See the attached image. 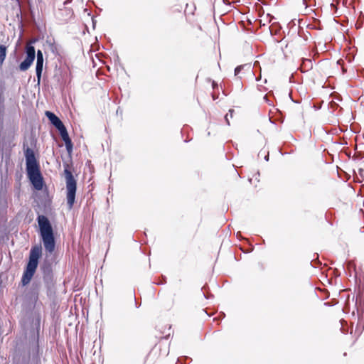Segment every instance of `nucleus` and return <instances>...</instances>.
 <instances>
[{"mask_svg": "<svg viewBox=\"0 0 364 364\" xmlns=\"http://www.w3.org/2000/svg\"><path fill=\"white\" fill-rule=\"evenodd\" d=\"M38 235L43 245L46 255L40 265V271L47 296L51 299L55 296V279L53 274V263L56 264L55 252L57 242V232L54 230L49 218L38 214L36 218Z\"/></svg>", "mask_w": 364, "mask_h": 364, "instance_id": "f257e3e1", "label": "nucleus"}, {"mask_svg": "<svg viewBox=\"0 0 364 364\" xmlns=\"http://www.w3.org/2000/svg\"><path fill=\"white\" fill-rule=\"evenodd\" d=\"M23 151L26 160L27 178L35 190L41 191L46 183L41 171L38 156L34 150L28 146L26 141L23 143Z\"/></svg>", "mask_w": 364, "mask_h": 364, "instance_id": "f03ea898", "label": "nucleus"}, {"mask_svg": "<svg viewBox=\"0 0 364 364\" xmlns=\"http://www.w3.org/2000/svg\"><path fill=\"white\" fill-rule=\"evenodd\" d=\"M42 255L43 248L41 244L35 245L31 247L28 259L23 268L18 287H27L31 283L36 273Z\"/></svg>", "mask_w": 364, "mask_h": 364, "instance_id": "7ed1b4c3", "label": "nucleus"}, {"mask_svg": "<svg viewBox=\"0 0 364 364\" xmlns=\"http://www.w3.org/2000/svg\"><path fill=\"white\" fill-rule=\"evenodd\" d=\"M64 176L66 183V200L67 205L70 210L75 203L77 192V180L75 178L72 171L70 170L69 164L63 161Z\"/></svg>", "mask_w": 364, "mask_h": 364, "instance_id": "20e7f679", "label": "nucleus"}, {"mask_svg": "<svg viewBox=\"0 0 364 364\" xmlns=\"http://www.w3.org/2000/svg\"><path fill=\"white\" fill-rule=\"evenodd\" d=\"M358 321L355 329V333L360 336L364 330V299L363 296L357 295L355 301Z\"/></svg>", "mask_w": 364, "mask_h": 364, "instance_id": "39448f33", "label": "nucleus"}, {"mask_svg": "<svg viewBox=\"0 0 364 364\" xmlns=\"http://www.w3.org/2000/svg\"><path fill=\"white\" fill-rule=\"evenodd\" d=\"M25 58L18 65V68H29L36 58V49L32 43H28L25 48Z\"/></svg>", "mask_w": 364, "mask_h": 364, "instance_id": "423d86ee", "label": "nucleus"}, {"mask_svg": "<svg viewBox=\"0 0 364 364\" xmlns=\"http://www.w3.org/2000/svg\"><path fill=\"white\" fill-rule=\"evenodd\" d=\"M30 343L32 346L31 364H42L40 356L38 336H37V338H34L33 341Z\"/></svg>", "mask_w": 364, "mask_h": 364, "instance_id": "0eeeda50", "label": "nucleus"}, {"mask_svg": "<svg viewBox=\"0 0 364 364\" xmlns=\"http://www.w3.org/2000/svg\"><path fill=\"white\" fill-rule=\"evenodd\" d=\"M39 294L40 292L29 288L25 294V300L34 308L39 299Z\"/></svg>", "mask_w": 364, "mask_h": 364, "instance_id": "6e6552de", "label": "nucleus"}, {"mask_svg": "<svg viewBox=\"0 0 364 364\" xmlns=\"http://www.w3.org/2000/svg\"><path fill=\"white\" fill-rule=\"evenodd\" d=\"M45 115L48 118V119L49 120L50 123L56 129H58V128H60V127L64 125V124L60 120V119L54 112L48 110V111H46Z\"/></svg>", "mask_w": 364, "mask_h": 364, "instance_id": "1a4fd4ad", "label": "nucleus"}, {"mask_svg": "<svg viewBox=\"0 0 364 364\" xmlns=\"http://www.w3.org/2000/svg\"><path fill=\"white\" fill-rule=\"evenodd\" d=\"M55 73L54 74V78L56 79L60 85L65 84L66 81L64 80V77L68 75V71H70V70H55Z\"/></svg>", "mask_w": 364, "mask_h": 364, "instance_id": "9d476101", "label": "nucleus"}, {"mask_svg": "<svg viewBox=\"0 0 364 364\" xmlns=\"http://www.w3.org/2000/svg\"><path fill=\"white\" fill-rule=\"evenodd\" d=\"M57 130L58 131V132L60 135V137H61L62 140L64 141V143L72 141L69 136L67 128L65 127V125H63L62 127L58 128Z\"/></svg>", "mask_w": 364, "mask_h": 364, "instance_id": "9b49d317", "label": "nucleus"}, {"mask_svg": "<svg viewBox=\"0 0 364 364\" xmlns=\"http://www.w3.org/2000/svg\"><path fill=\"white\" fill-rule=\"evenodd\" d=\"M36 65L35 68H43V54L41 50H38L36 53Z\"/></svg>", "mask_w": 364, "mask_h": 364, "instance_id": "f8f14e48", "label": "nucleus"}, {"mask_svg": "<svg viewBox=\"0 0 364 364\" xmlns=\"http://www.w3.org/2000/svg\"><path fill=\"white\" fill-rule=\"evenodd\" d=\"M6 50L7 48L6 46L1 44L0 45V66L2 65L6 55Z\"/></svg>", "mask_w": 364, "mask_h": 364, "instance_id": "ddd939ff", "label": "nucleus"}, {"mask_svg": "<svg viewBox=\"0 0 364 364\" xmlns=\"http://www.w3.org/2000/svg\"><path fill=\"white\" fill-rule=\"evenodd\" d=\"M41 286H42V284H41V282L40 280L34 279L32 282V283H31V284L29 288L40 292L41 289Z\"/></svg>", "mask_w": 364, "mask_h": 364, "instance_id": "4468645a", "label": "nucleus"}, {"mask_svg": "<svg viewBox=\"0 0 364 364\" xmlns=\"http://www.w3.org/2000/svg\"><path fill=\"white\" fill-rule=\"evenodd\" d=\"M65 146L66 151H67V152L68 154V156L71 159H72V154H73V143L72 141H68V142L65 143Z\"/></svg>", "mask_w": 364, "mask_h": 364, "instance_id": "2eb2a0df", "label": "nucleus"}, {"mask_svg": "<svg viewBox=\"0 0 364 364\" xmlns=\"http://www.w3.org/2000/svg\"><path fill=\"white\" fill-rule=\"evenodd\" d=\"M50 50L52 51V53L57 58L58 60H60V58H61V56L58 52V45H56L55 43H52L50 45Z\"/></svg>", "mask_w": 364, "mask_h": 364, "instance_id": "dca6fc26", "label": "nucleus"}, {"mask_svg": "<svg viewBox=\"0 0 364 364\" xmlns=\"http://www.w3.org/2000/svg\"><path fill=\"white\" fill-rule=\"evenodd\" d=\"M153 283L156 285L165 284L166 283V277L164 275H161V277L158 278L156 281L153 282Z\"/></svg>", "mask_w": 364, "mask_h": 364, "instance_id": "f3484780", "label": "nucleus"}, {"mask_svg": "<svg viewBox=\"0 0 364 364\" xmlns=\"http://www.w3.org/2000/svg\"><path fill=\"white\" fill-rule=\"evenodd\" d=\"M207 80L208 82H211V85H212V88H213V91H219V85L216 81H215L210 78H208Z\"/></svg>", "mask_w": 364, "mask_h": 364, "instance_id": "a211bd4d", "label": "nucleus"}, {"mask_svg": "<svg viewBox=\"0 0 364 364\" xmlns=\"http://www.w3.org/2000/svg\"><path fill=\"white\" fill-rule=\"evenodd\" d=\"M43 71V70H36V77L38 80V84H40Z\"/></svg>", "mask_w": 364, "mask_h": 364, "instance_id": "6ab92c4d", "label": "nucleus"}, {"mask_svg": "<svg viewBox=\"0 0 364 364\" xmlns=\"http://www.w3.org/2000/svg\"><path fill=\"white\" fill-rule=\"evenodd\" d=\"M261 69L256 70L257 72H258V75H257L256 72H254V70H252L253 75L255 77V80L257 81H259L261 79Z\"/></svg>", "mask_w": 364, "mask_h": 364, "instance_id": "aec40b11", "label": "nucleus"}, {"mask_svg": "<svg viewBox=\"0 0 364 364\" xmlns=\"http://www.w3.org/2000/svg\"><path fill=\"white\" fill-rule=\"evenodd\" d=\"M5 97L4 94V88H1L0 91V105H4Z\"/></svg>", "mask_w": 364, "mask_h": 364, "instance_id": "412c9836", "label": "nucleus"}, {"mask_svg": "<svg viewBox=\"0 0 364 364\" xmlns=\"http://www.w3.org/2000/svg\"><path fill=\"white\" fill-rule=\"evenodd\" d=\"M104 70L97 69L95 71V74L97 78L100 79V76L103 74Z\"/></svg>", "mask_w": 364, "mask_h": 364, "instance_id": "4be33fe9", "label": "nucleus"}, {"mask_svg": "<svg viewBox=\"0 0 364 364\" xmlns=\"http://www.w3.org/2000/svg\"><path fill=\"white\" fill-rule=\"evenodd\" d=\"M219 96V91H213L212 93V98L213 100H216Z\"/></svg>", "mask_w": 364, "mask_h": 364, "instance_id": "5701e85b", "label": "nucleus"}, {"mask_svg": "<svg viewBox=\"0 0 364 364\" xmlns=\"http://www.w3.org/2000/svg\"><path fill=\"white\" fill-rule=\"evenodd\" d=\"M133 296H134V305H135V307L136 309L139 308L141 306V303L138 302L136 299V297H135V294L134 292L133 293Z\"/></svg>", "mask_w": 364, "mask_h": 364, "instance_id": "b1692460", "label": "nucleus"}, {"mask_svg": "<svg viewBox=\"0 0 364 364\" xmlns=\"http://www.w3.org/2000/svg\"><path fill=\"white\" fill-rule=\"evenodd\" d=\"M234 113H235V110L233 109H230L228 112L226 114V115H228L230 118H232Z\"/></svg>", "mask_w": 364, "mask_h": 364, "instance_id": "393cba45", "label": "nucleus"}, {"mask_svg": "<svg viewBox=\"0 0 364 364\" xmlns=\"http://www.w3.org/2000/svg\"><path fill=\"white\" fill-rule=\"evenodd\" d=\"M318 264H319V262H314V260H312V261L311 262V265L313 267H314V268L318 267Z\"/></svg>", "mask_w": 364, "mask_h": 364, "instance_id": "a878e982", "label": "nucleus"}, {"mask_svg": "<svg viewBox=\"0 0 364 364\" xmlns=\"http://www.w3.org/2000/svg\"><path fill=\"white\" fill-rule=\"evenodd\" d=\"M203 296L206 299H209L212 297H213V295L212 294H206V293H203Z\"/></svg>", "mask_w": 364, "mask_h": 364, "instance_id": "bb28decb", "label": "nucleus"}, {"mask_svg": "<svg viewBox=\"0 0 364 364\" xmlns=\"http://www.w3.org/2000/svg\"><path fill=\"white\" fill-rule=\"evenodd\" d=\"M116 114H120L122 115V110L120 109V107H118L117 111H116Z\"/></svg>", "mask_w": 364, "mask_h": 364, "instance_id": "cd10ccee", "label": "nucleus"}, {"mask_svg": "<svg viewBox=\"0 0 364 364\" xmlns=\"http://www.w3.org/2000/svg\"><path fill=\"white\" fill-rule=\"evenodd\" d=\"M314 108L316 110H318V109H320L321 108V105H314Z\"/></svg>", "mask_w": 364, "mask_h": 364, "instance_id": "c85d7f7f", "label": "nucleus"}, {"mask_svg": "<svg viewBox=\"0 0 364 364\" xmlns=\"http://www.w3.org/2000/svg\"><path fill=\"white\" fill-rule=\"evenodd\" d=\"M228 117H228V115H225V122H226L227 124H228V125H230V120H229V118H228Z\"/></svg>", "mask_w": 364, "mask_h": 364, "instance_id": "c756f323", "label": "nucleus"}, {"mask_svg": "<svg viewBox=\"0 0 364 364\" xmlns=\"http://www.w3.org/2000/svg\"><path fill=\"white\" fill-rule=\"evenodd\" d=\"M289 97H290V99L291 100V101H292L293 102H294V103H297V104L300 103V101H299V100L296 101V100H293V99H292V97H291V94H290V93L289 94Z\"/></svg>", "mask_w": 364, "mask_h": 364, "instance_id": "7c9ffc66", "label": "nucleus"}, {"mask_svg": "<svg viewBox=\"0 0 364 364\" xmlns=\"http://www.w3.org/2000/svg\"><path fill=\"white\" fill-rule=\"evenodd\" d=\"M240 70H237V69L234 70V75H237V74L240 73Z\"/></svg>", "mask_w": 364, "mask_h": 364, "instance_id": "2f4dec72", "label": "nucleus"}, {"mask_svg": "<svg viewBox=\"0 0 364 364\" xmlns=\"http://www.w3.org/2000/svg\"><path fill=\"white\" fill-rule=\"evenodd\" d=\"M269 152H267V155H265V156H264V160H265L266 161H269Z\"/></svg>", "mask_w": 364, "mask_h": 364, "instance_id": "473e14b6", "label": "nucleus"}, {"mask_svg": "<svg viewBox=\"0 0 364 364\" xmlns=\"http://www.w3.org/2000/svg\"><path fill=\"white\" fill-rule=\"evenodd\" d=\"M55 69H58V68H63V66H62V65H61V64H60L59 65H58L56 64V65H55Z\"/></svg>", "mask_w": 364, "mask_h": 364, "instance_id": "72a5a7b5", "label": "nucleus"}, {"mask_svg": "<svg viewBox=\"0 0 364 364\" xmlns=\"http://www.w3.org/2000/svg\"><path fill=\"white\" fill-rule=\"evenodd\" d=\"M264 100H266V102L269 104V105H272V103H270V102H269V101L267 99V97H266V96H264Z\"/></svg>", "mask_w": 364, "mask_h": 364, "instance_id": "f704fd0d", "label": "nucleus"}, {"mask_svg": "<svg viewBox=\"0 0 364 364\" xmlns=\"http://www.w3.org/2000/svg\"><path fill=\"white\" fill-rule=\"evenodd\" d=\"M257 65H259V62L258 61H255V63H254L253 67L255 68V67H256Z\"/></svg>", "mask_w": 364, "mask_h": 364, "instance_id": "c9c22d12", "label": "nucleus"}, {"mask_svg": "<svg viewBox=\"0 0 364 364\" xmlns=\"http://www.w3.org/2000/svg\"><path fill=\"white\" fill-rule=\"evenodd\" d=\"M244 66L245 65H237V67H235V68H237V69H240V68H244Z\"/></svg>", "mask_w": 364, "mask_h": 364, "instance_id": "e433bc0d", "label": "nucleus"}, {"mask_svg": "<svg viewBox=\"0 0 364 364\" xmlns=\"http://www.w3.org/2000/svg\"><path fill=\"white\" fill-rule=\"evenodd\" d=\"M70 1H71V0H66V1H65V2H64V5H66V4H68V3H70Z\"/></svg>", "mask_w": 364, "mask_h": 364, "instance_id": "4c0bfd02", "label": "nucleus"}, {"mask_svg": "<svg viewBox=\"0 0 364 364\" xmlns=\"http://www.w3.org/2000/svg\"><path fill=\"white\" fill-rule=\"evenodd\" d=\"M347 70H342V75H344Z\"/></svg>", "mask_w": 364, "mask_h": 364, "instance_id": "58836bf2", "label": "nucleus"}, {"mask_svg": "<svg viewBox=\"0 0 364 364\" xmlns=\"http://www.w3.org/2000/svg\"><path fill=\"white\" fill-rule=\"evenodd\" d=\"M363 171V168H360V169H359V173H361Z\"/></svg>", "mask_w": 364, "mask_h": 364, "instance_id": "ea45409f", "label": "nucleus"}, {"mask_svg": "<svg viewBox=\"0 0 364 364\" xmlns=\"http://www.w3.org/2000/svg\"><path fill=\"white\" fill-rule=\"evenodd\" d=\"M223 93L224 94V95L227 96L228 94L225 92V90H223Z\"/></svg>", "mask_w": 364, "mask_h": 364, "instance_id": "a19ab883", "label": "nucleus"}, {"mask_svg": "<svg viewBox=\"0 0 364 364\" xmlns=\"http://www.w3.org/2000/svg\"><path fill=\"white\" fill-rule=\"evenodd\" d=\"M203 311L207 314V315L208 316V317H210V314H208L206 312L205 309H203Z\"/></svg>", "mask_w": 364, "mask_h": 364, "instance_id": "79ce46f5", "label": "nucleus"}, {"mask_svg": "<svg viewBox=\"0 0 364 364\" xmlns=\"http://www.w3.org/2000/svg\"><path fill=\"white\" fill-rule=\"evenodd\" d=\"M123 73H124L125 74H127L126 73V70L125 69H123V70H121Z\"/></svg>", "mask_w": 364, "mask_h": 364, "instance_id": "37998d69", "label": "nucleus"}, {"mask_svg": "<svg viewBox=\"0 0 364 364\" xmlns=\"http://www.w3.org/2000/svg\"><path fill=\"white\" fill-rule=\"evenodd\" d=\"M332 104H333L335 107H338V105H336V103H334V102H332Z\"/></svg>", "mask_w": 364, "mask_h": 364, "instance_id": "c03bdc74", "label": "nucleus"}, {"mask_svg": "<svg viewBox=\"0 0 364 364\" xmlns=\"http://www.w3.org/2000/svg\"><path fill=\"white\" fill-rule=\"evenodd\" d=\"M93 64H94V65H93V67L95 68L97 65H96V63H95V61H94V60H93Z\"/></svg>", "mask_w": 364, "mask_h": 364, "instance_id": "a18cd8bd", "label": "nucleus"}, {"mask_svg": "<svg viewBox=\"0 0 364 364\" xmlns=\"http://www.w3.org/2000/svg\"><path fill=\"white\" fill-rule=\"evenodd\" d=\"M289 80H290V82H292V76H291V77H289Z\"/></svg>", "mask_w": 364, "mask_h": 364, "instance_id": "49530a36", "label": "nucleus"}, {"mask_svg": "<svg viewBox=\"0 0 364 364\" xmlns=\"http://www.w3.org/2000/svg\"><path fill=\"white\" fill-rule=\"evenodd\" d=\"M35 144L34 141H32L31 142V145H33V144Z\"/></svg>", "mask_w": 364, "mask_h": 364, "instance_id": "de8ad7c7", "label": "nucleus"}, {"mask_svg": "<svg viewBox=\"0 0 364 364\" xmlns=\"http://www.w3.org/2000/svg\"><path fill=\"white\" fill-rule=\"evenodd\" d=\"M92 23H93V25H95V20L92 18Z\"/></svg>", "mask_w": 364, "mask_h": 364, "instance_id": "09e8293b", "label": "nucleus"}, {"mask_svg": "<svg viewBox=\"0 0 364 364\" xmlns=\"http://www.w3.org/2000/svg\"><path fill=\"white\" fill-rule=\"evenodd\" d=\"M220 314L223 315V317H225V314L224 313L221 312Z\"/></svg>", "mask_w": 364, "mask_h": 364, "instance_id": "8fccbe9b", "label": "nucleus"}, {"mask_svg": "<svg viewBox=\"0 0 364 364\" xmlns=\"http://www.w3.org/2000/svg\"><path fill=\"white\" fill-rule=\"evenodd\" d=\"M306 61L311 63V60L306 59Z\"/></svg>", "mask_w": 364, "mask_h": 364, "instance_id": "3c124183", "label": "nucleus"}, {"mask_svg": "<svg viewBox=\"0 0 364 364\" xmlns=\"http://www.w3.org/2000/svg\"><path fill=\"white\" fill-rule=\"evenodd\" d=\"M304 3L306 4V0H303Z\"/></svg>", "mask_w": 364, "mask_h": 364, "instance_id": "603ef678", "label": "nucleus"}, {"mask_svg": "<svg viewBox=\"0 0 364 364\" xmlns=\"http://www.w3.org/2000/svg\"><path fill=\"white\" fill-rule=\"evenodd\" d=\"M301 71H307L308 70L307 69H305V70H301Z\"/></svg>", "mask_w": 364, "mask_h": 364, "instance_id": "864d4df0", "label": "nucleus"}, {"mask_svg": "<svg viewBox=\"0 0 364 364\" xmlns=\"http://www.w3.org/2000/svg\"><path fill=\"white\" fill-rule=\"evenodd\" d=\"M360 70V71H361V72H363V71H364V69H362V70Z\"/></svg>", "mask_w": 364, "mask_h": 364, "instance_id": "5fc2aeb1", "label": "nucleus"}, {"mask_svg": "<svg viewBox=\"0 0 364 364\" xmlns=\"http://www.w3.org/2000/svg\"><path fill=\"white\" fill-rule=\"evenodd\" d=\"M16 1L18 3H19V2H20V0H16Z\"/></svg>", "mask_w": 364, "mask_h": 364, "instance_id": "6e6d98bb", "label": "nucleus"}]
</instances>
